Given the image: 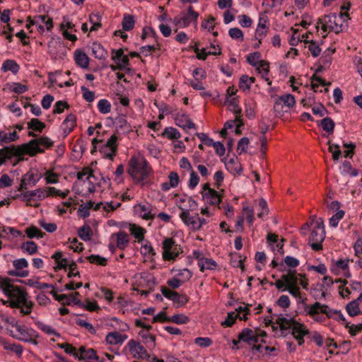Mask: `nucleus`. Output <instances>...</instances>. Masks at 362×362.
I'll use <instances>...</instances> for the list:
<instances>
[{"instance_id":"f257e3e1","label":"nucleus","mask_w":362,"mask_h":362,"mask_svg":"<svg viewBox=\"0 0 362 362\" xmlns=\"http://www.w3.org/2000/svg\"><path fill=\"white\" fill-rule=\"evenodd\" d=\"M53 145L54 141L49 137L42 136L37 139H33L28 143L21 145L4 146L0 149V166L5 163L6 160H11L13 157H17V160L13 164L15 166L19 162L24 160V155L33 157L38 153H45L44 148H41L40 146L46 148H50Z\"/></svg>"},{"instance_id":"f03ea898","label":"nucleus","mask_w":362,"mask_h":362,"mask_svg":"<svg viewBox=\"0 0 362 362\" xmlns=\"http://www.w3.org/2000/svg\"><path fill=\"white\" fill-rule=\"evenodd\" d=\"M0 284L4 293L8 297V300L4 301V304L19 309L23 315L30 314L34 303L28 300L27 292L23 288L14 286L10 279H2Z\"/></svg>"},{"instance_id":"7ed1b4c3","label":"nucleus","mask_w":362,"mask_h":362,"mask_svg":"<svg viewBox=\"0 0 362 362\" xmlns=\"http://www.w3.org/2000/svg\"><path fill=\"white\" fill-rule=\"evenodd\" d=\"M152 169L148 161L144 158L132 156L128 162V174L138 183L148 178Z\"/></svg>"},{"instance_id":"20e7f679","label":"nucleus","mask_w":362,"mask_h":362,"mask_svg":"<svg viewBox=\"0 0 362 362\" xmlns=\"http://www.w3.org/2000/svg\"><path fill=\"white\" fill-rule=\"evenodd\" d=\"M152 169L148 161L144 158L132 156L128 162V174L138 183L148 178Z\"/></svg>"},{"instance_id":"39448f33","label":"nucleus","mask_w":362,"mask_h":362,"mask_svg":"<svg viewBox=\"0 0 362 362\" xmlns=\"http://www.w3.org/2000/svg\"><path fill=\"white\" fill-rule=\"evenodd\" d=\"M310 224L314 225V228L312 230L309 238V241L312 242L310 247L315 251H320L322 249V243L325 238L323 221L321 218L316 221L313 220L310 222Z\"/></svg>"},{"instance_id":"423d86ee","label":"nucleus","mask_w":362,"mask_h":362,"mask_svg":"<svg viewBox=\"0 0 362 362\" xmlns=\"http://www.w3.org/2000/svg\"><path fill=\"white\" fill-rule=\"evenodd\" d=\"M337 18L336 13L325 15L318 18L317 28L318 29L319 25H321L322 30L324 33H327L329 29L338 34L342 30V25L337 23Z\"/></svg>"},{"instance_id":"0eeeda50","label":"nucleus","mask_w":362,"mask_h":362,"mask_svg":"<svg viewBox=\"0 0 362 362\" xmlns=\"http://www.w3.org/2000/svg\"><path fill=\"white\" fill-rule=\"evenodd\" d=\"M182 252L181 247L172 238H165L163 242V257L165 260H175Z\"/></svg>"},{"instance_id":"6e6552de","label":"nucleus","mask_w":362,"mask_h":362,"mask_svg":"<svg viewBox=\"0 0 362 362\" xmlns=\"http://www.w3.org/2000/svg\"><path fill=\"white\" fill-rule=\"evenodd\" d=\"M17 332L18 334H14L11 331V336L20 341L28 342L34 345L38 344L37 338L39 337V334L35 329L21 325L18 327Z\"/></svg>"},{"instance_id":"1a4fd4ad","label":"nucleus","mask_w":362,"mask_h":362,"mask_svg":"<svg viewBox=\"0 0 362 362\" xmlns=\"http://www.w3.org/2000/svg\"><path fill=\"white\" fill-rule=\"evenodd\" d=\"M134 212L144 220H153L156 214L153 212V206L148 203H139L134 206Z\"/></svg>"},{"instance_id":"9d476101","label":"nucleus","mask_w":362,"mask_h":362,"mask_svg":"<svg viewBox=\"0 0 362 362\" xmlns=\"http://www.w3.org/2000/svg\"><path fill=\"white\" fill-rule=\"evenodd\" d=\"M180 218L189 229L194 231L200 230V224L197 223V214L192 216L189 211L186 209L180 213Z\"/></svg>"},{"instance_id":"9b49d317","label":"nucleus","mask_w":362,"mask_h":362,"mask_svg":"<svg viewBox=\"0 0 362 362\" xmlns=\"http://www.w3.org/2000/svg\"><path fill=\"white\" fill-rule=\"evenodd\" d=\"M128 346L134 357H138L141 359H149L151 357L146 349L140 343L130 340L128 342Z\"/></svg>"},{"instance_id":"f8f14e48","label":"nucleus","mask_w":362,"mask_h":362,"mask_svg":"<svg viewBox=\"0 0 362 362\" xmlns=\"http://www.w3.org/2000/svg\"><path fill=\"white\" fill-rule=\"evenodd\" d=\"M78 359L86 362H102L100 361L99 356L95 351L93 349H87L82 346L79 348Z\"/></svg>"},{"instance_id":"ddd939ff","label":"nucleus","mask_w":362,"mask_h":362,"mask_svg":"<svg viewBox=\"0 0 362 362\" xmlns=\"http://www.w3.org/2000/svg\"><path fill=\"white\" fill-rule=\"evenodd\" d=\"M202 199L205 204L211 206H218L221 202V197L215 189H208L206 192H201Z\"/></svg>"},{"instance_id":"4468645a","label":"nucleus","mask_w":362,"mask_h":362,"mask_svg":"<svg viewBox=\"0 0 362 362\" xmlns=\"http://www.w3.org/2000/svg\"><path fill=\"white\" fill-rule=\"evenodd\" d=\"M300 277L305 278V274L297 273L296 270L288 269L287 273L282 275V279L286 283V286H298Z\"/></svg>"},{"instance_id":"2eb2a0df","label":"nucleus","mask_w":362,"mask_h":362,"mask_svg":"<svg viewBox=\"0 0 362 362\" xmlns=\"http://www.w3.org/2000/svg\"><path fill=\"white\" fill-rule=\"evenodd\" d=\"M175 124L183 129H194L195 124L184 113L177 112L174 115Z\"/></svg>"},{"instance_id":"dca6fc26","label":"nucleus","mask_w":362,"mask_h":362,"mask_svg":"<svg viewBox=\"0 0 362 362\" xmlns=\"http://www.w3.org/2000/svg\"><path fill=\"white\" fill-rule=\"evenodd\" d=\"M239 339L249 345L258 342L259 338L250 328H245L239 334Z\"/></svg>"},{"instance_id":"f3484780","label":"nucleus","mask_w":362,"mask_h":362,"mask_svg":"<svg viewBox=\"0 0 362 362\" xmlns=\"http://www.w3.org/2000/svg\"><path fill=\"white\" fill-rule=\"evenodd\" d=\"M296 103L295 98L291 94H285L279 97L274 103V109L278 110L284 104L288 107H293Z\"/></svg>"},{"instance_id":"a211bd4d","label":"nucleus","mask_w":362,"mask_h":362,"mask_svg":"<svg viewBox=\"0 0 362 362\" xmlns=\"http://www.w3.org/2000/svg\"><path fill=\"white\" fill-rule=\"evenodd\" d=\"M76 124V117L74 114H69L64 120L62 124L64 136H66L74 129Z\"/></svg>"},{"instance_id":"6ab92c4d","label":"nucleus","mask_w":362,"mask_h":362,"mask_svg":"<svg viewBox=\"0 0 362 362\" xmlns=\"http://www.w3.org/2000/svg\"><path fill=\"white\" fill-rule=\"evenodd\" d=\"M114 237H116L117 247L119 250H123L127 247L129 243V238L125 231L119 230L117 233L112 235L111 238H113Z\"/></svg>"},{"instance_id":"aec40b11","label":"nucleus","mask_w":362,"mask_h":362,"mask_svg":"<svg viewBox=\"0 0 362 362\" xmlns=\"http://www.w3.org/2000/svg\"><path fill=\"white\" fill-rule=\"evenodd\" d=\"M183 16L185 23L184 26H189L190 23H197V19L199 17V13L194 11L193 7L192 6H189L187 8V12H182L181 13Z\"/></svg>"},{"instance_id":"412c9836","label":"nucleus","mask_w":362,"mask_h":362,"mask_svg":"<svg viewBox=\"0 0 362 362\" xmlns=\"http://www.w3.org/2000/svg\"><path fill=\"white\" fill-rule=\"evenodd\" d=\"M291 334L293 338L299 337L300 336L305 337L310 334V331L307 329L306 326L300 322L296 321L291 327Z\"/></svg>"},{"instance_id":"4be33fe9","label":"nucleus","mask_w":362,"mask_h":362,"mask_svg":"<svg viewBox=\"0 0 362 362\" xmlns=\"http://www.w3.org/2000/svg\"><path fill=\"white\" fill-rule=\"evenodd\" d=\"M75 61L76 64L83 69H87L88 67L89 58L83 52L78 49L75 51Z\"/></svg>"},{"instance_id":"5701e85b","label":"nucleus","mask_w":362,"mask_h":362,"mask_svg":"<svg viewBox=\"0 0 362 362\" xmlns=\"http://www.w3.org/2000/svg\"><path fill=\"white\" fill-rule=\"evenodd\" d=\"M19 139L16 131L10 133H6L0 130V145L4 146L5 144H9L13 141H16Z\"/></svg>"},{"instance_id":"b1692460","label":"nucleus","mask_w":362,"mask_h":362,"mask_svg":"<svg viewBox=\"0 0 362 362\" xmlns=\"http://www.w3.org/2000/svg\"><path fill=\"white\" fill-rule=\"evenodd\" d=\"M91 49L92 54L98 59H105L107 56V50L100 43H93Z\"/></svg>"},{"instance_id":"393cba45","label":"nucleus","mask_w":362,"mask_h":362,"mask_svg":"<svg viewBox=\"0 0 362 362\" xmlns=\"http://www.w3.org/2000/svg\"><path fill=\"white\" fill-rule=\"evenodd\" d=\"M129 231L139 243H141L144 240L145 229L136 224H129Z\"/></svg>"},{"instance_id":"a878e982","label":"nucleus","mask_w":362,"mask_h":362,"mask_svg":"<svg viewBox=\"0 0 362 362\" xmlns=\"http://www.w3.org/2000/svg\"><path fill=\"white\" fill-rule=\"evenodd\" d=\"M325 305L321 304L319 302H315L311 305H305V311L307 315L310 317H315L316 315L321 313V310H323Z\"/></svg>"},{"instance_id":"bb28decb","label":"nucleus","mask_w":362,"mask_h":362,"mask_svg":"<svg viewBox=\"0 0 362 362\" xmlns=\"http://www.w3.org/2000/svg\"><path fill=\"white\" fill-rule=\"evenodd\" d=\"M20 69V66L18 64V63L12 59H7L4 62L1 70L4 72H6L8 71H11L13 74H16L18 72Z\"/></svg>"},{"instance_id":"cd10ccee","label":"nucleus","mask_w":362,"mask_h":362,"mask_svg":"<svg viewBox=\"0 0 362 362\" xmlns=\"http://www.w3.org/2000/svg\"><path fill=\"white\" fill-rule=\"evenodd\" d=\"M52 258H53L57 263L55 270L66 269L68 265V260L66 258H62V252H55L54 255H52Z\"/></svg>"},{"instance_id":"c85d7f7f","label":"nucleus","mask_w":362,"mask_h":362,"mask_svg":"<svg viewBox=\"0 0 362 362\" xmlns=\"http://www.w3.org/2000/svg\"><path fill=\"white\" fill-rule=\"evenodd\" d=\"M320 124L324 131L329 134H332L334 130L335 123L330 117H325L320 121L317 122Z\"/></svg>"},{"instance_id":"c756f323","label":"nucleus","mask_w":362,"mask_h":362,"mask_svg":"<svg viewBox=\"0 0 362 362\" xmlns=\"http://www.w3.org/2000/svg\"><path fill=\"white\" fill-rule=\"evenodd\" d=\"M297 320L294 318L287 319L284 317H278L276 323L279 325L281 330L291 329V327Z\"/></svg>"},{"instance_id":"7c9ffc66","label":"nucleus","mask_w":362,"mask_h":362,"mask_svg":"<svg viewBox=\"0 0 362 362\" xmlns=\"http://www.w3.org/2000/svg\"><path fill=\"white\" fill-rule=\"evenodd\" d=\"M288 291L292 296L298 299V303L305 304L306 298H302L299 286H286L283 291Z\"/></svg>"},{"instance_id":"2f4dec72","label":"nucleus","mask_w":362,"mask_h":362,"mask_svg":"<svg viewBox=\"0 0 362 362\" xmlns=\"http://www.w3.org/2000/svg\"><path fill=\"white\" fill-rule=\"evenodd\" d=\"M198 264L202 272H204V269H214L217 266L215 261L209 258L199 259Z\"/></svg>"},{"instance_id":"473e14b6","label":"nucleus","mask_w":362,"mask_h":362,"mask_svg":"<svg viewBox=\"0 0 362 362\" xmlns=\"http://www.w3.org/2000/svg\"><path fill=\"white\" fill-rule=\"evenodd\" d=\"M255 81L254 77H249L247 75H243L240 78L239 87L243 91L250 90L251 84Z\"/></svg>"},{"instance_id":"72a5a7b5","label":"nucleus","mask_w":362,"mask_h":362,"mask_svg":"<svg viewBox=\"0 0 362 362\" xmlns=\"http://www.w3.org/2000/svg\"><path fill=\"white\" fill-rule=\"evenodd\" d=\"M77 233L78 235L81 240L83 241H88L90 240L92 235V229L88 225L85 224L78 229Z\"/></svg>"},{"instance_id":"f704fd0d","label":"nucleus","mask_w":362,"mask_h":362,"mask_svg":"<svg viewBox=\"0 0 362 362\" xmlns=\"http://www.w3.org/2000/svg\"><path fill=\"white\" fill-rule=\"evenodd\" d=\"M28 128L41 133L45 128V124L40 121L38 119L33 118L29 122H28Z\"/></svg>"},{"instance_id":"c9c22d12","label":"nucleus","mask_w":362,"mask_h":362,"mask_svg":"<svg viewBox=\"0 0 362 362\" xmlns=\"http://www.w3.org/2000/svg\"><path fill=\"white\" fill-rule=\"evenodd\" d=\"M243 260L239 253L234 252L230 254V264L233 267L240 268L243 271L245 269Z\"/></svg>"},{"instance_id":"e433bc0d","label":"nucleus","mask_w":362,"mask_h":362,"mask_svg":"<svg viewBox=\"0 0 362 362\" xmlns=\"http://www.w3.org/2000/svg\"><path fill=\"white\" fill-rule=\"evenodd\" d=\"M226 167L230 173L233 174L240 175L243 170L241 165L233 158H231L228 163L226 164Z\"/></svg>"},{"instance_id":"4c0bfd02","label":"nucleus","mask_w":362,"mask_h":362,"mask_svg":"<svg viewBox=\"0 0 362 362\" xmlns=\"http://www.w3.org/2000/svg\"><path fill=\"white\" fill-rule=\"evenodd\" d=\"M346 310L351 317L358 315L361 313L358 300H354L349 302L346 306Z\"/></svg>"},{"instance_id":"58836bf2","label":"nucleus","mask_w":362,"mask_h":362,"mask_svg":"<svg viewBox=\"0 0 362 362\" xmlns=\"http://www.w3.org/2000/svg\"><path fill=\"white\" fill-rule=\"evenodd\" d=\"M106 341L110 344H118L123 342L122 334L119 332H110L107 334Z\"/></svg>"},{"instance_id":"ea45409f","label":"nucleus","mask_w":362,"mask_h":362,"mask_svg":"<svg viewBox=\"0 0 362 362\" xmlns=\"http://www.w3.org/2000/svg\"><path fill=\"white\" fill-rule=\"evenodd\" d=\"M162 136L167 137L169 139H177L181 137V134L179 131L172 127L165 128Z\"/></svg>"},{"instance_id":"a19ab883","label":"nucleus","mask_w":362,"mask_h":362,"mask_svg":"<svg viewBox=\"0 0 362 362\" xmlns=\"http://www.w3.org/2000/svg\"><path fill=\"white\" fill-rule=\"evenodd\" d=\"M134 23L135 21L132 16L124 14L122 22V28L124 30L130 31L134 28Z\"/></svg>"},{"instance_id":"79ce46f5","label":"nucleus","mask_w":362,"mask_h":362,"mask_svg":"<svg viewBox=\"0 0 362 362\" xmlns=\"http://www.w3.org/2000/svg\"><path fill=\"white\" fill-rule=\"evenodd\" d=\"M261 57H262V54L260 52H255L249 54L247 56V62L251 66L256 67L259 64V62L262 61Z\"/></svg>"},{"instance_id":"37998d69","label":"nucleus","mask_w":362,"mask_h":362,"mask_svg":"<svg viewBox=\"0 0 362 362\" xmlns=\"http://www.w3.org/2000/svg\"><path fill=\"white\" fill-rule=\"evenodd\" d=\"M2 346L5 350L13 351L18 356H21L23 353V347L20 344H9L6 340H5Z\"/></svg>"},{"instance_id":"c03bdc74","label":"nucleus","mask_w":362,"mask_h":362,"mask_svg":"<svg viewBox=\"0 0 362 362\" xmlns=\"http://www.w3.org/2000/svg\"><path fill=\"white\" fill-rule=\"evenodd\" d=\"M35 324L40 330H42L43 332L47 334H54L57 337L60 336V334L49 325H45L40 321H36Z\"/></svg>"},{"instance_id":"a18cd8bd","label":"nucleus","mask_w":362,"mask_h":362,"mask_svg":"<svg viewBox=\"0 0 362 362\" xmlns=\"http://www.w3.org/2000/svg\"><path fill=\"white\" fill-rule=\"evenodd\" d=\"M29 195L32 198L33 200L42 201L45 197H48V194H46V191L43 189L39 188L35 190L29 191Z\"/></svg>"},{"instance_id":"49530a36","label":"nucleus","mask_w":362,"mask_h":362,"mask_svg":"<svg viewBox=\"0 0 362 362\" xmlns=\"http://www.w3.org/2000/svg\"><path fill=\"white\" fill-rule=\"evenodd\" d=\"M21 250L25 252H28L29 255H34L36 253L37 250V244L33 241H27L23 243L21 245Z\"/></svg>"},{"instance_id":"de8ad7c7","label":"nucleus","mask_w":362,"mask_h":362,"mask_svg":"<svg viewBox=\"0 0 362 362\" xmlns=\"http://www.w3.org/2000/svg\"><path fill=\"white\" fill-rule=\"evenodd\" d=\"M305 44H308V48L313 57H317L321 52V48L313 40H306Z\"/></svg>"},{"instance_id":"09e8293b","label":"nucleus","mask_w":362,"mask_h":362,"mask_svg":"<svg viewBox=\"0 0 362 362\" xmlns=\"http://www.w3.org/2000/svg\"><path fill=\"white\" fill-rule=\"evenodd\" d=\"M98 108L100 113L107 114L111 110V104L106 99H101L98 103Z\"/></svg>"},{"instance_id":"8fccbe9b","label":"nucleus","mask_w":362,"mask_h":362,"mask_svg":"<svg viewBox=\"0 0 362 362\" xmlns=\"http://www.w3.org/2000/svg\"><path fill=\"white\" fill-rule=\"evenodd\" d=\"M250 306L251 305H246L245 306H239L238 308L235 309V311L237 312L236 314H238V317L240 320L246 321L247 320V315L250 314Z\"/></svg>"},{"instance_id":"3c124183","label":"nucleus","mask_w":362,"mask_h":362,"mask_svg":"<svg viewBox=\"0 0 362 362\" xmlns=\"http://www.w3.org/2000/svg\"><path fill=\"white\" fill-rule=\"evenodd\" d=\"M115 124L117 129L127 130V132L130 130V126L124 116L117 117L115 119Z\"/></svg>"},{"instance_id":"603ef678","label":"nucleus","mask_w":362,"mask_h":362,"mask_svg":"<svg viewBox=\"0 0 362 362\" xmlns=\"http://www.w3.org/2000/svg\"><path fill=\"white\" fill-rule=\"evenodd\" d=\"M238 317V314H235V312L228 313L226 319L221 322V325L224 327H232Z\"/></svg>"},{"instance_id":"864d4df0","label":"nucleus","mask_w":362,"mask_h":362,"mask_svg":"<svg viewBox=\"0 0 362 362\" xmlns=\"http://www.w3.org/2000/svg\"><path fill=\"white\" fill-rule=\"evenodd\" d=\"M170 322L178 325H183L188 323L189 318L183 314H175L170 317Z\"/></svg>"},{"instance_id":"5fc2aeb1","label":"nucleus","mask_w":362,"mask_h":362,"mask_svg":"<svg viewBox=\"0 0 362 362\" xmlns=\"http://www.w3.org/2000/svg\"><path fill=\"white\" fill-rule=\"evenodd\" d=\"M88 260L92 264H96L101 266L107 264V259L98 255H91L87 257Z\"/></svg>"},{"instance_id":"6e6d98bb","label":"nucleus","mask_w":362,"mask_h":362,"mask_svg":"<svg viewBox=\"0 0 362 362\" xmlns=\"http://www.w3.org/2000/svg\"><path fill=\"white\" fill-rule=\"evenodd\" d=\"M189 300V298L186 294L177 293V296L174 298L173 303L177 308L185 305Z\"/></svg>"},{"instance_id":"4d7b16f0","label":"nucleus","mask_w":362,"mask_h":362,"mask_svg":"<svg viewBox=\"0 0 362 362\" xmlns=\"http://www.w3.org/2000/svg\"><path fill=\"white\" fill-rule=\"evenodd\" d=\"M108 149L117 150V137L115 135H112L103 145V151Z\"/></svg>"},{"instance_id":"13d9d810","label":"nucleus","mask_w":362,"mask_h":362,"mask_svg":"<svg viewBox=\"0 0 362 362\" xmlns=\"http://www.w3.org/2000/svg\"><path fill=\"white\" fill-rule=\"evenodd\" d=\"M228 35L232 39L234 40L243 41L244 39L243 31L238 28H230L228 31Z\"/></svg>"},{"instance_id":"bf43d9fd","label":"nucleus","mask_w":362,"mask_h":362,"mask_svg":"<svg viewBox=\"0 0 362 362\" xmlns=\"http://www.w3.org/2000/svg\"><path fill=\"white\" fill-rule=\"evenodd\" d=\"M344 211L342 210L338 211L329 218V225L332 227H337L339 221L344 217Z\"/></svg>"},{"instance_id":"052dcab7","label":"nucleus","mask_w":362,"mask_h":362,"mask_svg":"<svg viewBox=\"0 0 362 362\" xmlns=\"http://www.w3.org/2000/svg\"><path fill=\"white\" fill-rule=\"evenodd\" d=\"M83 98L88 103H91L95 100V93L90 90L88 88L83 86L81 88Z\"/></svg>"},{"instance_id":"680f3d73","label":"nucleus","mask_w":362,"mask_h":362,"mask_svg":"<svg viewBox=\"0 0 362 362\" xmlns=\"http://www.w3.org/2000/svg\"><path fill=\"white\" fill-rule=\"evenodd\" d=\"M76 324L81 327L86 328L90 334H95L96 332L94 327L89 322L78 318L76 320Z\"/></svg>"},{"instance_id":"e2e57ef3","label":"nucleus","mask_w":362,"mask_h":362,"mask_svg":"<svg viewBox=\"0 0 362 362\" xmlns=\"http://www.w3.org/2000/svg\"><path fill=\"white\" fill-rule=\"evenodd\" d=\"M69 106L66 101L59 100L54 105L53 109L54 114H61L64 112L65 108H68Z\"/></svg>"},{"instance_id":"0e129e2a","label":"nucleus","mask_w":362,"mask_h":362,"mask_svg":"<svg viewBox=\"0 0 362 362\" xmlns=\"http://www.w3.org/2000/svg\"><path fill=\"white\" fill-rule=\"evenodd\" d=\"M346 329L349 330V333L351 336H356L358 332L362 331V323L358 324V325H350L349 322H346Z\"/></svg>"},{"instance_id":"69168bd1","label":"nucleus","mask_w":362,"mask_h":362,"mask_svg":"<svg viewBox=\"0 0 362 362\" xmlns=\"http://www.w3.org/2000/svg\"><path fill=\"white\" fill-rule=\"evenodd\" d=\"M258 210L259 211L257 214L259 218H262L265 214H268L267 203L264 199H261L258 204Z\"/></svg>"},{"instance_id":"338daca9","label":"nucleus","mask_w":362,"mask_h":362,"mask_svg":"<svg viewBox=\"0 0 362 362\" xmlns=\"http://www.w3.org/2000/svg\"><path fill=\"white\" fill-rule=\"evenodd\" d=\"M177 276V278L181 279V281H183V283H185V281H189L192 278V273L188 269H183L179 271Z\"/></svg>"},{"instance_id":"774afa93","label":"nucleus","mask_w":362,"mask_h":362,"mask_svg":"<svg viewBox=\"0 0 362 362\" xmlns=\"http://www.w3.org/2000/svg\"><path fill=\"white\" fill-rule=\"evenodd\" d=\"M284 262L290 268H296L300 264L299 260L291 256H286L284 259Z\"/></svg>"}]
</instances>
